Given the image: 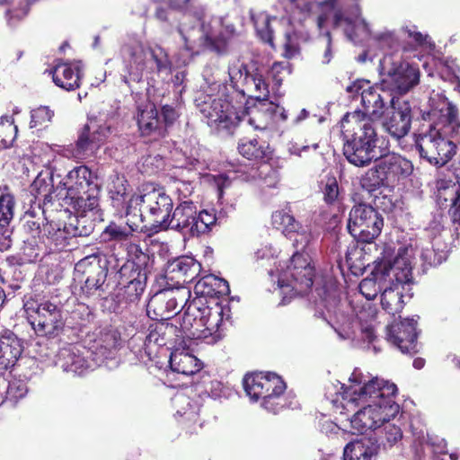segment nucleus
<instances>
[{"mask_svg": "<svg viewBox=\"0 0 460 460\" xmlns=\"http://www.w3.org/2000/svg\"><path fill=\"white\" fill-rule=\"evenodd\" d=\"M397 387L377 377L368 379L354 371L349 384L340 381L326 387L325 397L341 414L352 413L348 420L351 428L361 434L384 427L385 446L393 447L402 438L401 428L390 423L400 411L394 401Z\"/></svg>", "mask_w": 460, "mask_h": 460, "instance_id": "1", "label": "nucleus"}, {"mask_svg": "<svg viewBox=\"0 0 460 460\" xmlns=\"http://www.w3.org/2000/svg\"><path fill=\"white\" fill-rule=\"evenodd\" d=\"M196 295L186 306L181 321V332L188 339H202L208 344L221 341L231 324L228 303L217 296L230 293L228 282L215 275H208L194 286Z\"/></svg>", "mask_w": 460, "mask_h": 460, "instance_id": "2", "label": "nucleus"}, {"mask_svg": "<svg viewBox=\"0 0 460 460\" xmlns=\"http://www.w3.org/2000/svg\"><path fill=\"white\" fill-rule=\"evenodd\" d=\"M429 102L428 116L438 122L430 126L429 131L417 136L415 146L421 158L430 164L442 166L456 154V146L446 137L458 132L460 120L456 107L444 95L437 93Z\"/></svg>", "mask_w": 460, "mask_h": 460, "instance_id": "3", "label": "nucleus"}, {"mask_svg": "<svg viewBox=\"0 0 460 460\" xmlns=\"http://www.w3.org/2000/svg\"><path fill=\"white\" fill-rule=\"evenodd\" d=\"M315 292L319 299H314L317 313L335 331L341 340H349L355 346H362L366 349H372L378 353L381 349L374 329L370 323H362L363 312L354 318L345 314L341 308L339 290L334 283H326L322 288H316Z\"/></svg>", "mask_w": 460, "mask_h": 460, "instance_id": "4", "label": "nucleus"}, {"mask_svg": "<svg viewBox=\"0 0 460 460\" xmlns=\"http://www.w3.org/2000/svg\"><path fill=\"white\" fill-rule=\"evenodd\" d=\"M228 75L233 88L242 86L240 92L243 94L248 92L259 101L252 116L248 119V123L255 129L265 130L288 119L283 106L267 99L270 94L269 84L261 70H251L240 58H236L229 64Z\"/></svg>", "mask_w": 460, "mask_h": 460, "instance_id": "5", "label": "nucleus"}, {"mask_svg": "<svg viewBox=\"0 0 460 460\" xmlns=\"http://www.w3.org/2000/svg\"><path fill=\"white\" fill-rule=\"evenodd\" d=\"M120 56L123 63L121 78L128 86L141 82L144 76L153 80L155 75H168L172 70L169 56L159 45L128 42L121 47Z\"/></svg>", "mask_w": 460, "mask_h": 460, "instance_id": "6", "label": "nucleus"}, {"mask_svg": "<svg viewBox=\"0 0 460 460\" xmlns=\"http://www.w3.org/2000/svg\"><path fill=\"white\" fill-rule=\"evenodd\" d=\"M208 72L206 69L203 73L204 84L200 86L202 93L196 99L197 106L212 130L232 134L241 118L226 93V86L210 77Z\"/></svg>", "mask_w": 460, "mask_h": 460, "instance_id": "7", "label": "nucleus"}, {"mask_svg": "<svg viewBox=\"0 0 460 460\" xmlns=\"http://www.w3.org/2000/svg\"><path fill=\"white\" fill-rule=\"evenodd\" d=\"M412 249L400 248L394 258V266L388 270L385 266L379 268L377 278L386 280L387 284L381 292V305L389 314L400 313L404 306V297H411Z\"/></svg>", "mask_w": 460, "mask_h": 460, "instance_id": "8", "label": "nucleus"}, {"mask_svg": "<svg viewBox=\"0 0 460 460\" xmlns=\"http://www.w3.org/2000/svg\"><path fill=\"white\" fill-rule=\"evenodd\" d=\"M117 346L116 335L106 333L95 341L89 349H81L73 344L61 348L55 357L54 363L64 372L81 376L112 358L116 354Z\"/></svg>", "mask_w": 460, "mask_h": 460, "instance_id": "9", "label": "nucleus"}, {"mask_svg": "<svg viewBox=\"0 0 460 460\" xmlns=\"http://www.w3.org/2000/svg\"><path fill=\"white\" fill-rule=\"evenodd\" d=\"M194 18L196 22L193 25L183 22L178 30L185 49L192 54H199L204 49L217 54L226 53L228 40L234 31V26H224L220 17H208L205 8L204 16L201 19Z\"/></svg>", "mask_w": 460, "mask_h": 460, "instance_id": "10", "label": "nucleus"}, {"mask_svg": "<svg viewBox=\"0 0 460 460\" xmlns=\"http://www.w3.org/2000/svg\"><path fill=\"white\" fill-rule=\"evenodd\" d=\"M353 124V134L346 140L343 146V155L346 159L355 166L364 167L379 158L377 151L376 122L366 118L361 111L347 113L342 119V127L345 124Z\"/></svg>", "mask_w": 460, "mask_h": 460, "instance_id": "11", "label": "nucleus"}, {"mask_svg": "<svg viewBox=\"0 0 460 460\" xmlns=\"http://www.w3.org/2000/svg\"><path fill=\"white\" fill-rule=\"evenodd\" d=\"M172 198L163 188L155 184L143 183L126 204V217L134 214L141 222H151L155 232L165 231V226L172 211Z\"/></svg>", "mask_w": 460, "mask_h": 460, "instance_id": "12", "label": "nucleus"}, {"mask_svg": "<svg viewBox=\"0 0 460 460\" xmlns=\"http://www.w3.org/2000/svg\"><path fill=\"white\" fill-rule=\"evenodd\" d=\"M23 307L34 332L40 337L54 339L59 336L66 324L63 305L57 298L25 300Z\"/></svg>", "mask_w": 460, "mask_h": 460, "instance_id": "13", "label": "nucleus"}, {"mask_svg": "<svg viewBox=\"0 0 460 460\" xmlns=\"http://www.w3.org/2000/svg\"><path fill=\"white\" fill-rule=\"evenodd\" d=\"M58 196H60L65 205L71 206L81 214L93 210L99 204L92 172L84 165L77 166L68 172Z\"/></svg>", "mask_w": 460, "mask_h": 460, "instance_id": "14", "label": "nucleus"}, {"mask_svg": "<svg viewBox=\"0 0 460 460\" xmlns=\"http://www.w3.org/2000/svg\"><path fill=\"white\" fill-rule=\"evenodd\" d=\"M246 395L253 402L261 399V407L272 413H278L285 407L283 394L286 384L275 373L247 374L243 379Z\"/></svg>", "mask_w": 460, "mask_h": 460, "instance_id": "15", "label": "nucleus"}, {"mask_svg": "<svg viewBox=\"0 0 460 460\" xmlns=\"http://www.w3.org/2000/svg\"><path fill=\"white\" fill-rule=\"evenodd\" d=\"M314 276V267L309 254L294 252L289 264L278 275V287L283 295L281 304L286 305L294 296L307 294Z\"/></svg>", "mask_w": 460, "mask_h": 460, "instance_id": "16", "label": "nucleus"}, {"mask_svg": "<svg viewBox=\"0 0 460 460\" xmlns=\"http://www.w3.org/2000/svg\"><path fill=\"white\" fill-rule=\"evenodd\" d=\"M214 213L206 209L198 211L192 200H182L172 208L165 226L166 230L181 233L184 237L199 236L208 233L217 223Z\"/></svg>", "mask_w": 460, "mask_h": 460, "instance_id": "17", "label": "nucleus"}, {"mask_svg": "<svg viewBox=\"0 0 460 460\" xmlns=\"http://www.w3.org/2000/svg\"><path fill=\"white\" fill-rule=\"evenodd\" d=\"M346 91L352 97L360 95L364 108L361 113L374 121L379 119L384 115L387 105H391L396 100L388 89L383 87L382 81L372 84L368 80L358 79L348 85Z\"/></svg>", "mask_w": 460, "mask_h": 460, "instance_id": "18", "label": "nucleus"}, {"mask_svg": "<svg viewBox=\"0 0 460 460\" xmlns=\"http://www.w3.org/2000/svg\"><path fill=\"white\" fill-rule=\"evenodd\" d=\"M390 58L385 57L380 61V75L383 87L392 94L403 95L420 83V69L417 65L406 61L393 62L390 67L386 63Z\"/></svg>", "mask_w": 460, "mask_h": 460, "instance_id": "19", "label": "nucleus"}, {"mask_svg": "<svg viewBox=\"0 0 460 460\" xmlns=\"http://www.w3.org/2000/svg\"><path fill=\"white\" fill-rule=\"evenodd\" d=\"M92 231V226L85 225L83 217L74 216L63 225L47 222L42 238L49 252H52L72 246L71 242L75 237L88 236Z\"/></svg>", "mask_w": 460, "mask_h": 460, "instance_id": "20", "label": "nucleus"}, {"mask_svg": "<svg viewBox=\"0 0 460 460\" xmlns=\"http://www.w3.org/2000/svg\"><path fill=\"white\" fill-rule=\"evenodd\" d=\"M384 226L382 216L370 205H355L349 215L348 230L361 243H372Z\"/></svg>", "mask_w": 460, "mask_h": 460, "instance_id": "21", "label": "nucleus"}, {"mask_svg": "<svg viewBox=\"0 0 460 460\" xmlns=\"http://www.w3.org/2000/svg\"><path fill=\"white\" fill-rule=\"evenodd\" d=\"M190 295L186 288L162 289L150 297L146 314L152 320H168L176 315L180 308L186 310Z\"/></svg>", "mask_w": 460, "mask_h": 460, "instance_id": "22", "label": "nucleus"}, {"mask_svg": "<svg viewBox=\"0 0 460 460\" xmlns=\"http://www.w3.org/2000/svg\"><path fill=\"white\" fill-rule=\"evenodd\" d=\"M75 270L85 275L84 284L81 288L84 296L98 300L109 292L108 268L105 260L96 254L86 256L76 263Z\"/></svg>", "mask_w": 460, "mask_h": 460, "instance_id": "23", "label": "nucleus"}, {"mask_svg": "<svg viewBox=\"0 0 460 460\" xmlns=\"http://www.w3.org/2000/svg\"><path fill=\"white\" fill-rule=\"evenodd\" d=\"M181 331V327L178 328L174 324L162 323L156 326L155 329L150 331L145 341L140 337L132 338L131 343H135L137 341H143V346L138 350L134 351L136 357L140 362L145 364L153 360L155 355L157 353L156 348L164 349V347H165V349L169 350L171 349L168 346L169 344L172 345V343L176 342L179 339H184L186 337Z\"/></svg>", "mask_w": 460, "mask_h": 460, "instance_id": "24", "label": "nucleus"}, {"mask_svg": "<svg viewBox=\"0 0 460 460\" xmlns=\"http://www.w3.org/2000/svg\"><path fill=\"white\" fill-rule=\"evenodd\" d=\"M275 224L282 226L284 234L292 242L295 252L309 254L311 245L316 239L309 226L300 222L286 211H277L272 216Z\"/></svg>", "mask_w": 460, "mask_h": 460, "instance_id": "25", "label": "nucleus"}, {"mask_svg": "<svg viewBox=\"0 0 460 460\" xmlns=\"http://www.w3.org/2000/svg\"><path fill=\"white\" fill-rule=\"evenodd\" d=\"M417 320L404 318L386 327V340L403 354H414L417 349Z\"/></svg>", "mask_w": 460, "mask_h": 460, "instance_id": "26", "label": "nucleus"}, {"mask_svg": "<svg viewBox=\"0 0 460 460\" xmlns=\"http://www.w3.org/2000/svg\"><path fill=\"white\" fill-rule=\"evenodd\" d=\"M391 111L383 120L385 130L391 137L400 139L406 136L411 124V106L407 101L395 100L391 105Z\"/></svg>", "mask_w": 460, "mask_h": 460, "instance_id": "27", "label": "nucleus"}, {"mask_svg": "<svg viewBox=\"0 0 460 460\" xmlns=\"http://www.w3.org/2000/svg\"><path fill=\"white\" fill-rule=\"evenodd\" d=\"M119 285L124 289L126 299L136 302L145 290L146 283V271L145 269H137L133 263H124L118 272Z\"/></svg>", "mask_w": 460, "mask_h": 460, "instance_id": "28", "label": "nucleus"}, {"mask_svg": "<svg viewBox=\"0 0 460 460\" xmlns=\"http://www.w3.org/2000/svg\"><path fill=\"white\" fill-rule=\"evenodd\" d=\"M137 122L143 136H154L155 138L165 136V128L158 118L155 106L147 99L137 102Z\"/></svg>", "mask_w": 460, "mask_h": 460, "instance_id": "29", "label": "nucleus"}, {"mask_svg": "<svg viewBox=\"0 0 460 460\" xmlns=\"http://www.w3.org/2000/svg\"><path fill=\"white\" fill-rule=\"evenodd\" d=\"M342 22L346 23L344 31L347 37L355 43L358 41V37L366 38L371 35L370 26L367 21L361 17L358 4L354 6L352 17H344L341 10L335 11L333 19L334 25L340 26Z\"/></svg>", "mask_w": 460, "mask_h": 460, "instance_id": "30", "label": "nucleus"}, {"mask_svg": "<svg viewBox=\"0 0 460 460\" xmlns=\"http://www.w3.org/2000/svg\"><path fill=\"white\" fill-rule=\"evenodd\" d=\"M110 133V127L96 119H90L84 127L79 138L84 140V148L90 157L105 143Z\"/></svg>", "mask_w": 460, "mask_h": 460, "instance_id": "31", "label": "nucleus"}, {"mask_svg": "<svg viewBox=\"0 0 460 460\" xmlns=\"http://www.w3.org/2000/svg\"><path fill=\"white\" fill-rule=\"evenodd\" d=\"M20 339L10 330L0 333V369H8L15 365L22 355Z\"/></svg>", "mask_w": 460, "mask_h": 460, "instance_id": "32", "label": "nucleus"}, {"mask_svg": "<svg viewBox=\"0 0 460 460\" xmlns=\"http://www.w3.org/2000/svg\"><path fill=\"white\" fill-rule=\"evenodd\" d=\"M378 164L381 172L386 176L389 183H394L401 177H407L412 172V164L411 161L405 159L399 155H388L383 157Z\"/></svg>", "mask_w": 460, "mask_h": 460, "instance_id": "33", "label": "nucleus"}, {"mask_svg": "<svg viewBox=\"0 0 460 460\" xmlns=\"http://www.w3.org/2000/svg\"><path fill=\"white\" fill-rule=\"evenodd\" d=\"M81 68L82 64L80 61L73 64H58L52 71L53 82L60 88L73 91L80 85Z\"/></svg>", "mask_w": 460, "mask_h": 460, "instance_id": "34", "label": "nucleus"}, {"mask_svg": "<svg viewBox=\"0 0 460 460\" xmlns=\"http://www.w3.org/2000/svg\"><path fill=\"white\" fill-rule=\"evenodd\" d=\"M170 367L178 374L191 376L202 368V362L185 349H175L169 357Z\"/></svg>", "mask_w": 460, "mask_h": 460, "instance_id": "35", "label": "nucleus"}, {"mask_svg": "<svg viewBox=\"0 0 460 460\" xmlns=\"http://www.w3.org/2000/svg\"><path fill=\"white\" fill-rule=\"evenodd\" d=\"M139 219L131 214L123 224L111 222L102 232V237L108 241L127 242L139 230Z\"/></svg>", "mask_w": 460, "mask_h": 460, "instance_id": "36", "label": "nucleus"}, {"mask_svg": "<svg viewBox=\"0 0 460 460\" xmlns=\"http://www.w3.org/2000/svg\"><path fill=\"white\" fill-rule=\"evenodd\" d=\"M60 190L61 186L54 187L53 175L48 171L40 172L31 184V192L44 204L52 202L54 198L61 200L60 196H58Z\"/></svg>", "mask_w": 460, "mask_h": 460, "instance_id": "37", "label": "nucleus"}, {"mask_svg": "<svg viewBox=\"0 0 460 460\" xmlns=\"http://www.w3.org/2000/svg\"><path fill=\"white\" fill-rule=\"evenodd\" d=\"M378 446L367 438L353 440L343 450V460H376Z\"/></svg>", "mask_w": 460, "mask_h": 460, "instance_id": "38", "label": "nucleus"}, {"mask_svg": "<svg viewBox=\"0 0 460 460\" xmlns=\"http://www.w3.org/2000/svg\"><path fill=\"white\" fill-rule=\"evenodd\" d=\"M382 266H385L386 270H388V269L394 266V260L381 261L376 262L371 272L372 277L362 279L358 285L359 292L367 300H373L379 292H382L383 288L385 286V284H387L386 280H381L377 278V270H379V268Z\"/></svg>", "mask_w": 460, "mask_h": 460, "instance_id": "39", "label": "nucleus"}, {"mask_svg": "<svg viewBox=\"0 0 460 460\" xmlns=\"http://www.w3.org/2000/svg\"><path fill=\"white\" fill-rule=\"evenodd\" d=\"M281 4L288 3L294 13H297L299 20L309 17L314 9L322 7L327 10H335L337 0H279Z\"/></svg>", "mask_w": 460, "mask_h": 460, "instance_id": "40", "label": "nucleus"}, {"mask_svg": "<svg viewBox=\"0 0 460 460\" xmlns=\"http://www.w3.org/2000/svg\"><path fill=\"white\" fill-rule=\"evenodd\" d=\"M200 268V263L193 258L180 257L169 264L168 270L170 273H176L179 278H182V282H190L199 274Z\"/></svg>", "mask_w": 460, "mask_h": 460, "instance_id": "41", "label": "nucleus"}, {"mask_svg": "<svg viewBox=\"0 0 460 460\" xmlns=\"http://www.w3.org/2000/svg\"><path fill=\"white\" fill-rule=\"evenodd\" d=\"M28 392L27 385L21 379L7 381L0 375V405L5 399L16 402L23 398Z\"/></svg>", "mask_w": 460, "mask_h": 460, "instance_id": "42", "label": "nucleus"}, {"mask_svg": "<svg viewBox=\"0 0 460 460\" xmlns=\"http://www.w3.org/2000/svg\"><path fill=\"white\" fill-rule=\"evenodd\" d=\"M239 153L249 160H261L268 157L270 152L269 145L265 142H259L256 138L243 139L238 146Z\"/></svg>", "mask_w": 460, "mask_h": 460, "instance_id": "43", "label": "nucleus"}, {"mask_svg": "<svg viewBox=\"0 0 460 460\" xmlns=\"http://www.w3.org/2000/svg\"><path fill=\"white\" fill-rule=\"evenodd\" d=\"M49 253L42 236L31 237L24 242L22 248V260L26 263H32L44 254Z\"/></svg>", "mask_w": 460, "mask_h": 460, "instance_id": "44", "label": "nucleus"}, {"mask_svg": "<svg viewBox=\"0 0 460 460\" xmlns=\"http://www.w3.org/2000/svg\"><path fill=\"white\" fill-rule=\"evenodd\" d=\"M176 407V414L189 421L195 422L198 419L199 405L184 394H177L172 399Z\"/></svg>", "mask_w": 460, "mask_h": 460, "instance_id": "45", "label": "nucleus"}, {"mask_svg": "<svg viewBox=\"0 0 460 460\" xmlns=\"http://www.w3.org/2000/svg\"><path fill=\"white\" fill-rule=\"evenodd\" d=\"M107 188L114 206L119 207L125 203L128 193V181L123 175L118 172L112 173L109 177Z\"/></svg>", "mask_w": 460, "mask_h": 460, "instance_id": "46", "label": "nucleus"}, {"mask_svg": "<svg viewBox=\"0 0 460 460\" xmlns=\"http://www.w3.org/2000/svg\"><path fill=\"white\" fill-rule=\"evenodd\" d=\"M447 244L441 243L439 240H435L432 241L431 248H422L420 257L425 263L430 266H437L447 260Z\"/></svg>", "mask_w": 460, "mask_h": 460, "instance_id": "47", "label": "nucleus"}, {"mask_svg": "<svg viewBox=\"0 0 460 460\" xmlns=\"http://www.w3.org/2000/svg\"><path fill=\"white\" fill-rule=\"evenodd\" d=\"M385 177L377 164L366 172L361 178L360 183L363 189L367 190L368 192H373L379 190L381 187L389 185Z\"/></svg>", "mask_w": 460, "mask_h": 460, "instance_id": "48", "label": "nucleus"}, {"mask_svg": "<svg viewBox=\"0 0 460 460\" xmlns=\"http://www.w3.org/2000/svg\"><path fill=\"white\" fill-rule=\"evenodd\" d=\"M46 218L44 217V211L38 208L25 212L23 216V227L24 230L31 234V237H36L37 234L41 233V227L46 226Z\"/></svg>", "mask_w": 460, "mask_h": 460, "instance_id": "49", "label": "nucleus"}, {"mask_svg": "<svg viewBox=\"0 0 460 460\" xmlns=\"http://www.w3.org/2000/svg\"><path fill=\"white\" fill-rule=\"evenodd\" d=\"M17 126L13 116L4 115L0 119V149L10 147L17 135Z\"/></svg>", "mask_w": 460, "mask_h": 460, "instance_id": "50", "label": "nucleus"}, {"mask_svg": "<svg viewBox=\"0 0 460 460\" xmlns=\"http://www.w3.org/2000/svg\"><path fill=\"white\" fill-rule=\"evenodd\" d=\"M172 10H185L186 14L201 19L204 16V6L196 0H164Z\"/></svg>", "mask_w": 460, "mask_h": 460, "instance_id": "51", "label": "nucleus"}, {"mask_svg": "<svg viewBox=\"0 0 460 460\" xmlns=\"http://www.w3.org/2000/svg\"><path fill=\"white\" fill-rule=\"evenodd\" d=\"M302 32L296 30L287 31L284 35V56L287 58H292L299 53V42L305 40Z\"/></svg>", "mask_w": 460, "mask_h": 460, "instance_id": "52", "label": "nucleus"}, {"mask_svg": "<svg viewBox=\"0 0 460 460\" xmlns=\"http://www.w3.org/2000/svg\"><path fill=\"white\" fill-rule=\"evenodd\" d=\"M401 31L411 40L415 47L431 48L434 46L429 36L419 31L414 24L403 25Z\"/></svg>", "mask_w": 460, "mask_h": 460, "instance_id": "53", "label": "nucleus"}, {"mask_svg": "<svg viewBox=\"0 0 460 460\" xmlns=\"http://www.w3.org/2000/svg\"><path fill=\"white\" fill-rule=\"evenodd\" d=\"M321 185L323 199L327 204L333 205L339 201L340 190L335 177H326L321 181Z\"/></svg>", "mask_w": 460, "mask_h": 460, "instance_id": "54", "label": "nucleus"}, {"mask_svg": "<svg viewBox=\"0 0 460 460\" xmlns=\"http://www.w3.org/2000/svg\"><path fill=\"white\" fill-rule=\"evenodd\" d=\"M14 197L10 193L0 195V224H11L14 216Z\"/></svg>", "mask_w": 460, "mask_h": 460, "instance_id": "55", "label": "nucleus"}, {"mask_svg": "<svg viewBox=\"0 0 460 460\" xmlns=\"http://www.w3.org/2000/svg\"><path fill=\"white\" fill-rule=\"evenodd\" d=\"M58 153L69 159L84 160L90 157L84 148V140L79 137L75 145L63 146L58 150Z\"/></svg>", "mask_w": 460, "mask_h": 460, "instance_id": "56", "label": "nucleus"}, {"mask_svg": "<svg viewBox=\"0 0 460 460\" xmlns=\"http://www.w3.org/2000/svg\"><path fill=\"white\" fill-rule=\"evenodd\" d=\"M127 252L128 260L126 263H133L137 269H145L148 255L141 250L139 245L134 243H127Z\"/></svg>", "mask_w": 460, "mask_h": 460, "instance_id": "57", "label": "nucleus"}, {"mask_svg": "<svg viewBox=\"0 0 460 460\" xmlns=\"http://www.w3.org/2000/svg\"><path fill=\"white\" fill-rule=\"evenodd\" d=\"M53 116L54 111L48 106H40L36 109H33L31 111L30 127L36 128L38 126L43 125L44 123L50 122Z\"/></svg>", "mask_w": 460, "mask_h": 460, "instance_id": "58", "label": "nucleus"}, {"mask_svg": "<svg viewBox=\"0 0 460 460\" xmlns=\"http://www.w3.org/2000/svg\"><path fill=\"white\" fill-rule=\"evenodd\" d=\"M373 39L383 49H394L398 47L399 40L395 33L392 31L385 30L376 33Z\"/></svg>", "mask_w": 460, "mask_h": 460, "instance_id": "59", "label": "nucleus"}, {"mask_svg": "<svg viewBox=\"0 0 460 460\" xmlns=\"http://www.w3.org/2000/svg\"><path fill=\"white\" fill-rule=\"evenodd\" d=\"M13 228L11 224H0V252L7 251L11 248Z\"/></svg>", "mask_w": 460, "mask_h": 460, "instance_id": "60", "label": "nucleus"}, {"mask_svg": "<svg viewBox=\"0 0 460 460\" xmlns=\"http://www.w3.org/2000/svg\"><path fill=\"white\" fill-rule=\"evenodd\" d=\"M443 216L441 213L433 215L428 226L425 228L433 237V241L438 240L437 236L443 231Z\"/></svg>", "mask_w": 460, "mask_h": 460, "instance_id": "61", "label": "nucleus"}, {"mask_svg": "<svg viewBox=\"0 0 460 460\" xmlns=\"http://www.w3.org/2000/svg\"><path fill=\"white\" fill-rule=\"evenodd\" d=\"M193 192V186L190 181H180L176 182L175 193L177 194L178 203L182 200H190L189 198Z\"/></svg>", "mask_w": 460, "mask_h": 460, "instance_id": "62", "label": "nucleus"}, {"mask_svg": "<svg viewBox=\"0 0 460 460\" xmlns=\"http://www.w3.org/2000/svg\"><path fill=\"white\" fill-rule=\"evenodd\" d=\"M161 115L163 118L162 125L163 128H165V132L167 131V128L171 127L174 121L178 118V114L173 107L170 105H164L162 107Z\"/></svg>", "mask_w": 460, "mask_h": 460, "instance_id": "63", "label": "nucleus"}, {"mask_svg": "<svg viewBox=\"0 0 460 460\" xmlns=\"http://www.w3.org/2000/svg\"><path fill=\"white\" fill-rule=\"evenodd\" d=\"M206 391L213 399H219L226 396V388L224 384L218 380L211 381L207 386Z\"/></svg>", "mask_w": 460, "mask_h": 460, "instance_id": "64", "label": "nucleus"}]
</instances>
